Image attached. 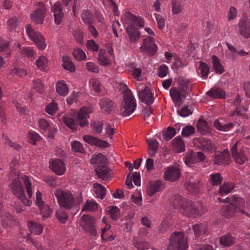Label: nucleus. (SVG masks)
Here are the masks:
<instances>
[{
    "label": "nucleus",
    "instance_id": "f257e3e1",
    "mask_svg": "<svg viewBox=\"0 0 250 250\" xmlns=\"http://www.w3.org/2000/svg\"><path fill=\"white\" fill-rule=\"evenodd\" d=\"M9 188L21 202L26 206H30V199L33 193L32 180L28 176L24 175L21 178L15 177L9 186Z\"/></svg>",
    "mask_w": 250,
    "mask_h": 250
},
{
    "label": "nucleus",
    "instance_id": "f03ea898",
    "mask_svg": "<svg viewBox=\"0 0 250 250\" xmlns=\"http://www.w3.org/2000/svg\"><path fill=\"white\" fill-rule=\"evenodd\" d=\"M173 206L181 213L189 217L201 216L207 210L203 207L198 208L192 201L183 199L180 196L175 198L173 201Z\"/></svg>",
    "mask_w": 250,
    "mask_h": 250
},
{
    "label": "nucleus",
    "instance_id": "7ed1b4c3",
    "mask_svg": "<svg viewBox=\"0 0 250 250\" xmlns=\"http://www.w3.org/2000/svg\"><path fill=\"white\" fill-rule=\"evenodd\" d=\"M54 194L61 208L70 210L76 205L74 195L68 190L57 189Z\"/></svg>",
    "mask_w": 250,
    "mask_h": 250
},
{
    "label": "nucleus",
    "instance_id": "20e7f679",
    "mask_svg": "<svg viewBox=\"0 0 250 250\" xmlns=\"http://www.w3.org/2000/svg\"><path fill=\"white\" fill-rule=\"evenodd\" d=\"M187 239L183 232H174L169 238V246L167 250H186L188 249Z\"/></svg>",
    "mask_w": 250,
    "mask_h": 250
},
{
    "label": "nucleus",
    "instance_id": "39448f33",
    "mask_svg": "<svg viewBox=\"0 0 250 250\" xmlns=\"http://www.w3.org/2000/svg\"><path fill=\"white\" fill-rule=\"evenodd\" d=\"M124 100L121 106V114L124 116H128L136 109L135 99L131 91H127L124 95Z\"/></svg>",
    "mask_w": 250,
    "mask_h": 250
},
{
    "label": "nucleus",
    "instance_id": "423d86ee",
    "mask_svg": "<svg viewBox=\"0 0 250 250\" xmlns=\"http://www.w3.org/2000/svg\"><path fill=\"white\" fill-rule=\"evenodd\" d=\"M35 10L31 13L30 17L32 22L37 24H42L46 14L47 9L42 2H38L34 4Z\"/></svg>",
    "mask_w": 250,
    "mask_h": 250
},
{
    "label": "nucleus",
    "instance_id": "0eeeda50",
    "mask_svg": "<svg viewBox=\"0 0 250 250\" xmlns=\"http://www.w3.org/2000/svg\"><path fill=\"white\" fill-rule=\"evenodd\" d=\"M25 29L29 38L35 43L39 49L44 50L46 46L44 38L39 32H35L30 24H27Z\"/></svg>",
    "mask_w": 250,
    "mask_h": 250
},
{
    "label": "nucleus",
    "instance_id": "6e6552de",
    "mask_svg": "<svg viewBox=\"0 0 250 250\" xmlns=\"http://www.w3.org/2000/svg\"><path fill=\"white\" fill-rule=\"evenodd\" d=\"M95 219L88 215H83L80 220L79 224L84 231L90 235L96 236L97 232L95 227Z\"/></svg>",
    "mask_w": 250,
    "mask_h": 250
},
{
    "label": "nucleus",
    "instance_id": "1a4fd4ad",
    "mask_svg": "<svg viewBox=\"0 0 250 250\" xmlns=\"http://www.w3.org/2000/svg\"><path fill=\"white\" fill-rule=\"evenodd\" d=\"M246 147L241 146L239 141H237L232 146V155L237 163L242 165L248 160V156L246 154Z\"/></svg>",
    "mask_w": 250,
    "mask_h": 250
},
{
    "label": "nucleus",
    "instance_id": "9d476101",
    "mask_svg": "<svg viewBox=\"0 0 250 250\" xmlns=\"http://www.w3.org/2000/svg\"><path fill=\"white\" fill-rule=\"evenodd\" d=\"M194 146L205 152L212 153L216 150L215 144L209 139L198 138L193 140Z\"/></svg>",
    "mask_w": 250,
    "mask_h": 250
},
{
    "label": "nucleus",
    "instance_id": "9b49d317",
    "mask_svg": "<svg viewBox=\"0 0 250 250\" xmlns=\"http://www.w3.org/2000/svg\"><path fill=\"white\" fill-rule=\"evenodd\" d=\"M140 50L141 52L147 53L150 56L154 55L157 50V46L155 43L154 38L151 37L144 38Z\"/></svg>",
    "mask_w": 250,
    "mask_h": 250
},
{
    "label": "nucleus",
    "instance_id": "f8f14e48",
    "mask_svg": "<svg viewBox=\"0 0 250 250\" xmlns=\"http://www.w3.org/2000/svg\"><path fill=\"white\" fill-rule=\"evenodd\" d=\"M181 176V171L178 166H172L167 167L164 174L166 181L175 182L179 180Z\"/></svg>",
    "mask_w": 250,
    "mask_h": 250
},
{
    "label": "nucleus",
    "instance_id": "ddd939ff",
    "mask_svg": "<svg viewBox=\"0 0 250 250\" xmlns=\"http://www.w3.org/2000/svg\"><path fill=\"white\" fill-rule=\"evenodd\" d=\"M51 12L53 13L55 24H60L64 18V12L60 1L56 2L51 6Z\"/></svg>",
    "mask_w": 250,
    "mask_h": 250
},
{
    "label": "nucleus",
    "instance_id": "4468645a",
    "mask_svg": "<svg viewBox=\"0 0 250 250\" xmlns=\"http://www.w3.org/2000/svg\"><path fill=\"white\" fill-rule=\"evenodd\" d=\"M91 112V108L87 107H83L80 108L79 112L76 114L80 121L79 125L81 127H83L88 125L87 119L89 118V114Z\"/></svg>",
    "mask_w": 250,
    "mask_h": 250
},
{
    "label": "nucleus",
    "instance_id": "2eb2a0df",
    "mask_svg": "<svg viewBox=\"0 0 250 250\" xmlns=\"http://www.w3.org/2000/svg\"><path fill=\"white\" fill-rule=\"evenodd\" d=\"M230 160L229 152L228 149L222 152H219L214 156L213 164L223 165L229 164Z\"/></svg>",
    "mask_w": 250,
    "mask_h": 250
},
{
    "label": "nucleus",
    "instance_id": "dca6fc26",
    "mask_svg": "<svg viewBox=\"0 0 250 250\" xmlns=\"http://www.w3.org/2000/svg\"><path fill=\"white\" fill-rule=\"evenodd\" d=\"M77 117L75 113H69L64 116L63 121L69 128L72 130H76L79 125Z\"/></svg>",
    "mask_w": 250,
    "mask_h": 250
},
{
    "label": "nucleus",
    "instance_id": "f3484780",
    "mask_svg": "<svg viewBox=\"0 0 250 250\" xmlns=\"http://www.w3.org/2000/svg\"><path fill=\"white\" fill-rule=\"evenodd\" d=\"M226 45L229 50L231 52V53H226V56L228 59L234 61L238 56L243 57L249 55L248 52L244 50H238L233 45L230 44L228 42L226 43Z\"/></svg>",
    "mask_w": 250,
    "mask_h": 250
},
{
    "label": "nucleus",
    "instance_id": "a211bd4d",
    "mask_svg": "<svg viewBox=\"0 0 250 250\" xmlns=\"http://www.w3.org/2000/svg\"><path fill=\"white\" fill-rule=\"evenodd\" d=\"M50 167L51 169L57 174L62 175L66 171L65 164L61 160L56 159L50 161Z\"/></svg>",
    "mask_w": 250,
    "mask_h": 250
},
{
    "label": "nucleus",
    "instance_id": "6ab92c4d",
    "mask_svg": "<svg viewBox=\"0 0 250 250\" xmlns=\"http://www.w3.org/2000/svg\"><path fill=\"white\" fill-rule=\"evenodd\" d=\"M139 97L142 102L145 103L147 105L152 104L154 101L153 94L150 89L146 87L143 90L139 91Z\"/></svg>",
    "mask_w": 250,
    "mask_h": 250
},
{
    "label": "nucleus",
    "instance_id": "aec40b11",
    "mask_svg": "<svg viewBox=\"0 0 250 250\" xmlns=\"http://www.w3.org/2000/svg\"><path fill=\"white\" fill-rule=\"evenodd\" d=\"M95 170L98 178L104 181L111 180L112 171L106 165L102 167H96Z\"/></svg>",
    "mask_w": 250,
    "mask_h": 250
},
{
    "label": "nucleus",
    "instance_id": "412c9836",
    "mask_svg": "<svg viewBox=\"0 0 250 250\" xmlns=\"http://www.w3.org/2000/svg\"><path fill=\"white\" fill-rule=\"evenodd\" d=\"M213 124L217 130L222 131H228L234 126V125L232 123L227 122L224 119L216 120Z\"/></svg>",
    "mask_w": 250,
    "mask_h": 250
},
{
    "label": "nucleus",
    "instance_id": "4be33fe9",
    "mask_svg": "<svg viewBox=\"0 0 250 250\" xmlns=\"http://www.w3.org/2000/svg\"><path fill=\"white\" fill-rule=\"evenodd\" d=\"M126 31L131 42H135L139 40L141 35L140 32L132 24L126 28Z\"/></svg>",
    "mask_w": 250,
    "mask_h": 250
},
{
    "label": "nucleus",
    "instance_id": "5701e85b",
    "mask_svg": "<svg viewBox=\"0 0 250 250\" xmlns=\"http://www.w3.org/2000/svg\"><path fill=\"white\" fill-rule=\"evenodd\" d=\"M236 242V238L231 233H228L220 237L219 243L224 247H229L234 244Z\"/></svg>",
    "mask_w": 250,
    "mask_h": 250
},
{
    "label": "nucleus",
    "instance_id": "b1692460",
    "mask_svg": "<svg viewBox=\"0 0 250 250\" xmlns=\"http://www.w3.org/2000/svg\"><path fill=\"white\" fill-rule=\"evenodd\" d=\"M239 31L245 38H250V22L241 20L239 23Z\"/></svg>",
    "mask_w": 250,
    "mask_h": 250
},
{
    "label": "nucleus",
    "instance_id": "393cba45",
    "mask_svg": "<svg viewBox=\"0 0 250 250\" xmlns=\"http://www.w3.org/2000/svg\"><path fill=\"white\" fill-rule=\"evenodd\" d=\"M207 95L211 98L214 99H224L226 97V92L219 87L211 88L207 92Z\"/></svg>",
    "mask_w": 250,
    "mask_h": 250
},
{
    "label": "nucleus",
    "instance_id": "a878e982",
    "mask_svg": "<svg viewBox=\"0 0 250 250\" xmlns=\"http://www.w3.org/2000/svg\"><path fill=\"white\" fill-rule=\"evenodd\" d=\"M231 203L235 207V208L239 209L240 210L237 211L238 212H241L250 218V214L245 212L244 210L243 207L245 205V201L243 199L234 195L232 196V202Z\"/></svg>",
    "mask_w": 250,
    "mask_h": 250
},
{
    "label": "nucleus",
    "instance_id": "bb28decb",
    "mask_svg": "<svg viewBox=\"0 0 250 250\" xmlns=\"http://www.w3.org/2000/svg\"><path fill=\"white\" fill-rule=\"evenodd\" d=\"M231 203L235 207V208L239 209L240 210L237 211L238 212H241L250 218V214L245 212L244 210L243 207L245 205V201L243 199L234 195L232 196V202Z\"/></svg>",
    "mask_w": 250,
    "mask_h": 250
},
{
    "label": "nucleus",
    "instance_id": "cd10ccee",
    "mask_svg": "<svg viewBox=\"0 0 250 250\" xmlns=\"http://www.w3.org/2000/svg\"><path fill=\"white\" fill-rule=\"evenodd\" d=\"M172 146L176 152H182L185 150V144L181 136H177L172 140Z\"/></svg>",
    "mask_w": 250,
    "mask_h": 250
},
{
    "label": "nucleus",
    "instance_id": "c85d7f7f",
    "mask_svg": "<svg viewBox=\"0 0 250 250\" xmlns=\"http://www.w3.org/2000/svg\"><path fill=\"white\" fill-rule=\"evenodd\" d=\"M239 209L238 208H235V207L230 203L229 205L222 206L221 211L224 216L229 218L233 216L235 213L238 212L237 211H239Z\"/></svg>",
    "mask_w": 250,
    "mask_h": 250
},
{
    "label": "nucleus",
    "instance_id": "c756f323",
    "mask_svg": "<svg viewBox=\"0 0 250 250\" xmlns=\"http://www.w3.org/2000/svg\"><path fill=\"white\" fill-rule=\"evenodd\" d=\"M99 104L101 109L107 112H110L114 107V103L107 98H102L100 101Z\"/></svg>",
    "mask_w": 250,
    "mask_h": 250
},
{
    "label": "nucleus",
    "instance_id": "7c9ffc66",
    "mask_svg": "<svg viewBox=\"0 0 250 250\" xmlns=\"http://www.w3.org/2000/svg\"><path fill=\"white\" fill-rule=\"evenodd\" d=\"M90 162L91 164L94 165L95 167H97L106 165L105 157L101 153L97 155H93L90 159Z\"/></svg>",
    "mask_w": 250,
    "mask_h": 250
},
{
    "label": "nucleus",
    "instance_id": "2f4dec72",
    "mask_svg": "<svg viewBox=\"0 0 250 250\" xmlns=\"http://www.w3.org/2000/svg\"><path fill=\"white\" fill-rule=\"evenodd\" d=\"M27 226L29 230L33 235H40L42 232L43 227L40 224L32 221H28Z\"/></svg>",
    "mask_w": 250,
    "mask_h": 250
},
{
    "label": "nucleus",
    "instance_id": "473e14b6",
    "mask_svg": "<svg viewBox=\"0 0 250 250\" xmlns=\"http://www.w3.org/2000/svg\"><path fill=\"white\" fill-rule=\"evenodd\" d=\"M57 92L63 97L66 96L68 93V88L67 84L64 81H60L56 84Z\"/></svg>",
    "mask_w": 250,
    "mask_h": 250
},
{
    "label": "nucleus",
    "instance_id": "72a5a7b5",
    "mask_svg": "<svg viewBox=\"0 0 250 250\" xmlns=\"http://www.w3.org/2000/svg\"><path fill=\"white\" fill-rule=\"evenodd\" d=\"M132 244L138 250H146L150 247L149 243L142 241L139 237H137L133 238Z\"/></svg>",
    "mask_w": 250,
    "mask_h": 250
},
{
    "label": "nucleus",
    "instance_id": "f704fd0d",
    "mask_svg": "<svg viewBox=\"0 0 250 250\" xmlns=\"http://www.w3.org/2000/svg\"><path fill=\"white\" fill-rule=\"evenodd\" d=\"M62 66L65 70H67L70 72H73L75 71V64L67 55H64L62 56Z\"/></svg>",
    "mask_w": 250,
    "mask_h": 250
},
{
    "label": "nucleus",
    "instance_id": "c9c22d12",
    "mask_svg": "<svg viewBox=\"0 0 250 250\" xmlns=\"http://www.w3.org/2000/svg\"><path fill=\"white\" fill-rule=\"evenodd\" d=\"M162 185L161 181H154L151 182L147 188V193L148 196H152L159 191Z\"/></svg>",
    "mask_w": 250,
    "mask_h": 250
},
{
    "label": "nucleus",
    "instance_id": "e433bc0d",
    "mask_svg": "<svg viewBox=\"0 0 250 250\" xmlns=\"http://www.w3.org/2000/svg\"><path fill=\"white\" fill-rule=\"evenodd\" d=\"M93 191L95 193L97 197L103 199L106 195V189L101 184L95 183L93 186Z\"/></svg>",
    "mask_w": 250,
    "mask_h": 250
},
{
    "label": "nucleus",
    "instance_id": "4c0bfd02",
    "mask_svg": "<svg viewBox=\"0 0 250 250\" xmlns=\"http://www.w3.org/2000/svg\"><path fill=\"white\" fill-rule=\"evenodd\" d=\"M197 127L201 133L206 135L210 132L209 127L207 121L200 119L197 123Z\"/></svg>",
    "mask_w": 250,
    "mask_h": 250
},
{
    "label": "nucleus",
    "instance_id": "58836bf2",
    "mask_svg": "<svg viewBox=\"0 0 250 250\" xmlns=\"http://www.w3.org/2000/svg\"><path fill=\"white\" fill-rule=\"evenodd\" d=\"M98 205L95 201L93 199L87 200L82 210L83 211H94L97 210Z\"/></svg>",
    "mask_w": 250,
    "mask_h": 250
},
{
    "label": "nucleus",
    "instance_id": "ea45409f",
    "mask_svg": "<svg viewBox=\"0 0 250 250\" xmlns=\"http://www.w3.org/2000/svg\"><path fill=\"white\" fill-rule=\"evenodd\" d=\"M98 61L102 66H106L111 63V60L106 56L105 51L101 49L99 53Z\"/></svg>",
    "mask_w": 250,
    "mask_h": 250
},
{
    "label": "nucleus",
    "instance_id": "a19ab883",
    "mask_svg": "<svg viewBox=\"0 0 250 250\" xmlns=\"http://www.w3.org/2000/svg\"><path fill=\"white\" fill-rule=\"evenodd\" d=\"M37 66L39 69L46 71L48 68V60L44 56H40L36 61Z\"/></svg>",
    "mask_w": 250,
    "mask_h": 250
},
{
    "label": "nucleus",
    "instance_id": "79ce46f5",
    "mask_svg": "<svg viewBox=\"0 0 250 250\" xmlns=\"http://www.w3.org/2000/svg\"><path fill=\"white\" fill-rule=\"evenodd\" d=\"M19 166L18 160L15 158L13 159L10 163V178L13 176L14 177H20L19 172L17 170Z\"/></svg>",
    "mask_w": 250,
    "mask_h": 250
},
{
    "label": "nucleus",
    "instance_id": "37998d69",
    "mask_svg": "<svg viewBox=\"0 0 250 250\" xmlns=\"http://www.w3.org/2000/svg\"><path fill=\"white\" fill-rule=\"evenodd\" d=\"M234 188V184L232 182H225L219 187V193L223 195L231 192Z\"/></svg>",
    "mask_w": 250,
    "mask_h": 250
},
{
    "label": "nucleus",
    "instance_id": "c03bdc74",
    "mask_svg": "<svg viewBox=\"0 0 250 250\" xmlns=\"http://www.w3.org/2000/svg\"><path fill=\"white\" fill-rule=\"evenodd\" d=\"M148 154L150 156H153L155 155L158 148V143L155 140H150L148 141Z\"/></svg>",
    "mask_w": 250,
    "mask_h": 250
},
{
    "label": "nucleus",
    "instance_id": "a18cd8bd",
    "mask_svg": "<svg viewBox=\"0 0 250 250\" xmlns=\"http://www.w3.org/2000/svg\"><path fill=\"white\" fill-rule=\"evenodd\" d=\"M170 95L174 104H178L181 101V93L176 88L173 87L170 89Z\"/></svg>",
    "mask_w": 250,
    "mask_h": 250
},
{
    "label": "nucleus",
    "instance_id": "49530a36",
    "mask_svg": "<svg viewBox=\"0 0 250 250\" xmlns=\"http://www.w3.org/2000/svg\"><path fill=\"white\" fill-rule=\"evenodd\" d=\"M19 20L15 16L10 17L7 21L6 25L8 30L14 31L18 25Z\"/></svg>",
    "mask_w": 250,
    "mask_h": 250
},
{
    "label": "nucleus",
    "instance_id": "de8ad7c7",
    "mask_svg": "<svg viewBox=\"0 0 250 250\" xmlns=\"http://www.w3.org/2000/svg\"><path fill=\"white\" fill-rule=\"evenodd\" d=\"M107 211L112 220H117L120 217V210L117 207H109L107 208Z\"/></svg>",
    "mask_w": 250,
    "mask_h": 250
},
{
    "label": "nucleus",
    "instance_id": "09e8293b",
    "mask_svg": "<svg viewBox=\"0 0 250 250\" xmlns=\"http://www.w3.org/2000/svg\"><path fill=\"white\" fill-rule=\"evenodd\" d=\"M212 60L213 66L215 72L216 73H218L220 74L223 73L224 72L225 70L223 66L220 63V61L217 57H216L215 55H213L212 56Z\"/></svg>",
    "mask_w": 250,
    "mask_h": 250
},
{
    "label": "nucleus",
    "instance_id": "8fccbe9b",
    "mask_svg": "<svg viewBox=\"0 0 250 250\" xmlns=\"http://www.w3.org/2000/svg\"><path fill=\"white\" fill-rule=\"evenodd\" d=\"M209 181L212 186H218L222 183L223 177L219 173H212L210 175Z\"/></svg>",
    "mask_w": 250,
    "mask_h": 250
},
{
    "label": "nucleus",
    "instance_id": "3c124183",
    "mask_svg": "<svg viewBox=\"0 0 250 250\" xmlns=\"http://www.w3.org/2000/svg\"><path fill=\"white\" fill-rule=\"evenodd\" d=\"M183 6L181 1L172 0L171 1V10L173 15H177L182 12Z\"/></svg>",
    "mask_w": 250,
    "mask_h": 250
},
{
    "label": "nucleus",
    "instance_id": "603ef678",
    "mask_svg": "<svg viewBox=\"0 0 250 250\" xmlns=\"http://www.w3.org/2000/svg\"><path fill=\"white\" fill-rule=\"evenodd\" d=\"M74 57L79 61H84L87 59L85 52L80 48H75L72 52Z\"/></svg>",
    "mask_w": 250,
    "mask_h": 250
},
{
    "label": "nucleus",
    "instance_id": "864d4df0",
    "mask_svg": "<svg viewBox=\"0 0 250 250\" xmlns=\"http://www.w3.org/2000/svg\"><path fill=\"white\" fill-rule=\"evenodd\" d=\"M185 162L188 166L198 163V158L196 157L195 152L187 153L185 158Z\"/></svg>",
    "mask_w": 250,
    "mask_h": 250
},
{
    "label": "nucleus",
    "instance_id": "5fc2aeb1",
    "mask_svg": "<svg viewBox=\"0 0 250 250\" xmlns=\"http://www.w3.org/2000/svg\"><path fill=\"white\" fill-rule=\"evenodd\" d=\"M82 18L85 23L91 24L93 18V14L89 10L83 11L82 13Z\"/></svg>",
    "mask_w": 250,
    "mask_h": 250
},
{
    "label": "nucleus",
    "instance_id": "6e6d98bb",
    "mask_svg": "<svg viewBox=\"0 0 250 250\" xmlns=\"http://www.w3.org/2000/svg\"><path fill=\"white\" fill-rule=\"evenodd\" d=\"M199 71L201 76L206 79L208 75L209 67L206 63L200 62L198 68V71Z\"/></svg>",
    "mask_w": 250,
    "mask_h": 250
},
{
    "label": "nucleus",
    "instance_id": "4d7b16f0",
    "mask_svg": "<svg viewBox=\"0 0 250 250\" xmlns=\"http://www.w3.org/2000/svg\"><path fill=\"white\" fill-rule=\"evenodd\" d=\"M56 215L58 221L61 223H65L68 219L67 213L61 209L57 210Z\"/></svg>",
    "mask_w": 250,
    "mask_h": 250
},
{
    "label": "nucleus",
    "instance_id": "13d9d810",
    "mask_svg": "<svg viewBox=\"0 0 250 250\" xmlns=\"http://www.w3.org/2000/svg\"><path fill=\"white\" fill-rule=\"evenodd\" d=\"M72 151L76 152L83 153L84 149L83 145L79 141H74L71 142Z\"/></svg>",
    "mask_w": 250,
    "mask_h": 250
},
{
    "label": "nucleus",
    "instance_id": "bf43d9fd",
    "mask_svg": "<svg viewBox=\"0 0 250 250\" xmlns=\"http://www.w3.org/2000/svg\"><path fill=\"white\" fill-rule=\"evenodd\" d=\"M88 50L93 52H97L99 49V45L92 40H88L86 43Z\"/></svg>",
    "mask_w": 250,
    "mask_h": 250
},
{
    "label": "nucleus",
    "instance_id": "052dcab7",
    "mask_svg": "<svg viewBox=\"0 0 250 250\" xmlns=\"http://www.w3.org/2000/svg\"><path fill=\"white\" fill-rule=\"evenodd\" d=\"M58 109L57 104L54 102H53L46 105L45 111L49 114L53 115L56 112Z\"/></svg>",
    "mask_w": 250,
    "mask_h": 250
},
{
    "label": "nucleus",
    "instance_id": "680f3d73",
    "mask_svg": "<svg viewBox=\"0 0 250 250\" xmlns=\"http://www.w3.org/2000/svg\"><path fill=\"white\" fill-rule=\"evenodd\" d=\"M33 88L40 94L44 91V86L41 81L39 79L36 80L33 82Z\"/></svg>",
    "mask_w": 250,
    "mask_h": 250
},
{
    "label": "nucleus",
    "instance_id": "e2e57ef3",
    "mask_svg": "<svg viewBox=\"0 0 250 250\" xmlns=\"http://www.w3.org/2000/svg\"><path fill=\"white\" fill-rule=\"evenodd\" d=\"M195 132V128L191 125H187L184 127L182 131V135L184 137H188L194 134Z\"/></svg>",
    "mask_w": 250,
    "mask_h": 250
},
{
    "label": "nucleus",
    "instance_id": "0e129e2a",
    "mask_svg": "<svg viewBox=\"0 0 250 250\" xmlns=\"http://www.w3.org/2000/svg\"><path fill=\"white\" fill-rule=\"evenodd\" d=\"M21 50V53L22 55L28 57L29 58L33 57L35 55V53L31 47H23Z\"/></svg>",
    "mask_w": 250,
    "mask_h": 250
},
{
    "label": "nucleus",
    "instance_id": "69168bd1",
    "mask_svg": "<svg viewBox=\"0 0 250 250\" xmlns=\"http://www.w3.org/2000/svg\"><path fill=\"white\" fill-rule=\"evenodd\" d=\"M73 35L78 42L82 43L83 42V33L81 29H77L74 30Z\"/></svg>",
    "mask_w": 250,
    "mask_h": 250
},
{
    "label": "nucleus",
    "instance_id": "338daca9",
    "mask_svg": "<svg viewBox=\"0 0 250 250\" xmlns=\"http://www.w3.org/2000/svg\"><path fill=\"white\" fill-rule=\"evenodd\" d=\"M154 16L157 21V26L159 29H163L165 26V21L163 16L159 14L155 13Z\"/></svg>",
    "mask_w": 250,
    "mask_h": 250
},
{
    "label": "nucleus",
    "instance_id": "774afa93",
    "mask_svg": "<svg viewBox=\"0 0 250 250\" xmlns=\"http://www.w3.org/2000/svg\"><path fill=\"white\" fill-rule=\"evenodd\" d=\"M176 134L175 129L171 127H168L167 130L163 132L164 138L166 140L171 139Z\"/></svg>",
    "mask_w": 250,
    "mask_h": 250
}]
</instances>
